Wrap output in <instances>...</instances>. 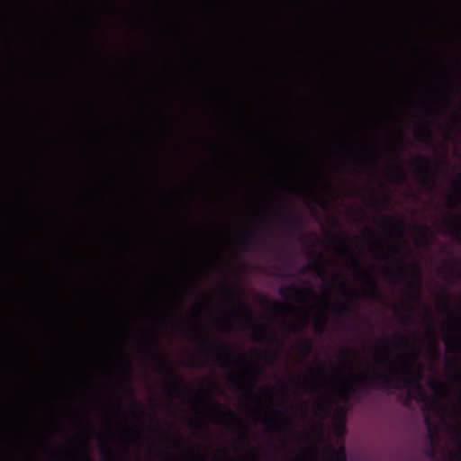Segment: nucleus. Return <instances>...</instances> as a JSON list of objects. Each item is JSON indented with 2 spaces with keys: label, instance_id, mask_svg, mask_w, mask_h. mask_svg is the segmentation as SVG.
<instances>
[{
  "label": "nucleus",
  "instance_id": "nucleus-1",
  "mask_svg": "<svg viewBox=\"0 0 461 461\" xmlns=\"http://www.w3.org/2000/svg\"><path fill=\"white\" fill-rule=\"evenodd\" d=\"M388 345L389 339H384ZM402 361L400 369L394 362L392 361L391 352L388 347L384 348V354H375L374 357V366L370 367L368 372L361 375V383L366 389L381 390L388 392L391 390H398L403 387L408 388V397L415 399L418 402L424 401L426 398L425 392L420 384L423 377L422 368L413 367L412 360L409 355L401 356Z\"/></svg>",
  "mask_w": 461,
  "mask_h": 461
},
{
  "label": "nucleus",
  "instance_id": "nucleus-2",
  "mask_svg": "<svg viewBox=\"0 0 461 461\" xmlns=\"http://www.w3.org/2000/svg\"><path fill=\"white\" fill-rule=\"evenodd\" d=\"M351 104H348V412L350 409L349 400L352 394V388L350 384L351 380V357H352V348H351V340L349 338V333L351 331V299H352V285L349 278V272L351 269V261H352V253H351V230H350V223H351V213H352V206L350 203V200L352 198V188H351V166H350V158H351Z\"/></svg>",
  "mask_w": 461,
  "mask_h": 461
},
{
  "label": "nucleus",
  "instance_id": "nucleus-3",
  "mask_svg": "<svg viewBox=\"0 0 461 461\" xmlns=\"http://www.w3.org/2000/svg\"><path fill=\"white\" fill-rule=\"evenodd\" d=\"M339 253L341 256L340 265V284H339V316L340 320V325L343 328L346 325V231L341 230L339 237Z\"/></svg>",
  "mask_w": 461,
  "mask_h": 461
},
{
  "label": "nucleus",
  "instance_id": "nucleus-4",
  "mask_svg": "<svg viewBox=\"0 0 461 461\" xmlns=\"http://www.w3.org/2000/svg\"><path fill=\"white\" fill-rule=\"evenodd\" d=\"M339 397L342 402L339 407V428L341 435L346 433V346L341 345L339 354Z\"/></svg>",
  "mask_w": 461,
  "mask_h": 461
},
{
  "label": "nucleus",
  "instance_id": "nucleus-5",
  "mask_svg": "<svg viewBox=\"0 0 461 461\" xmlns=\"http://www.w3.org/2000/svg\"><path fill=\"white\" fill-rule=\"evenodd\" d=\"M375 266H372L363 271L361 276L365 283V287L361 291V295L364 299L379 302L383 299V293L375 276Z\"/></svg>",
  "mask_w": 461,
  "mask_h": 461
},
{
  "label": "nucleus",
  "instance_id": "nucleus-6",
  "mask_svg": "<svg viewBox=\"0 0 461 461\" xmlns=\"http://www.w3.org/2000/svg\"><path fill=\"white\" fill-rule=\"evenodd\" d=\"M153 355L156 358V371L164 375H167L172 379L171 383L167 384L166 391L168 395H172L177 389L179 384V378L177 374L173 368L159 354L153 352Z\"/></svg>",
  "mask_w": 461,
  "mask_h": 461
},
{
  "label": "nucleus",
  "instance_id": "nucleus-7",
  "mask_svg": "<svg viewBox=\"0 0 461 461\" xmlns=\"http://www.w3.org/2000/svg\"><path fill=\"white\" fill-rule=\"evenodd\" d=\"M363 237L367 242L369 252L374 258L379 260H387L389 258L390 255L383 249V241L372 228L366 227L363 231Z\"/></svg>",
  "mask_w": 461,
  "mask_h": 461
},
{
  "label": "nucleus",
  "instance_id": "nucleus-8",
  "mask_svg": "<svg viewBox=\"0 0 461 461\" xmlns=\"http://www.w3.org/2000/svg\"><path fill=\"white\" fill-rule=\"evenodd\" d=\"M278 218L281 224L287 229L290 234H295L299 232L303 228V220L302 214L299 212L293 214L279 212Z\"/></svg>",
  "mask_w": 461,
  "mask_h": 461
},
{
  "label": "nucleus",
  "instance_id": "nucleus-9",
  "mask_svg": "<svg viewBox=\"0 0 461 461\" xmlns=\"http://www.w3.org/2000/svg\"><path fill=\"white\" fill-rule=\"evenodd\" d=\"M419 166L416 172L420 176L422 184L432 189L435 185V180L430 176V160L423 156L418 158Z\"/></svg>",
  "mask_w": 461,
  "mask_h": 461
},
{
  "label": "nucleus",
  "instance_id": "nucleus-10",
  "mask_svg": "<svg viewBox=\"0 0 461 461\" xmlns=\"http://www.w3.org/2000/svg\"><path fill=\"white\" fill-rule=\"evenodd\" d=\"M382 161V154L380 150L375 149V151H365L362 163L363 166L368 170L370 176L375 177L377 172V168Z\"/></svg>",
  "mask_w": 461,
  "mask_h": 461
},
{
  "label": "nucleus",
  "instance_id": "nucleus-11",
  "mask_svg": "<svg viewBox=\"0 0 461 461\" xmlns=\"http://www.w3.org/2000/svg\"><path fill=\"white\" fill-rule=\"evenodd\" d=\"M411 267L413 268V272L411 275V282L410 286L412 289V292L409 293L408 295L413 301H418L420 299V285H421V272L420 264L414 260L411 263Z\"/></svg>",
  "mask_w": 461,
  "mask_h": 461
},
{
  "label": "nucleus",
  "instance_id": "nucleus-12",
  "mask_svg": "<svg viewBox=\"0 0 461 461\" xmlns=\"http://www.w3.org/2000/svg\"><path fill=\"white\" fill-rule=\"evenodd\" d=\"M307 373L311 376L309 383L313 390H317L323 386L327 375L326 369L323 366L318 365L315 367L309 366L307 368Z\"/></svg>",
  "mask_w": 461,
  "mask_h": 461
},
{
  "label": "nucleus",
  "instance_id": "nucleus-13",
  "mask_svg": "<svg viewBox=\"0 0 461 461\" xmlns=\"http://www.w3.org/2000/svg\"><path fill=\"white\" fill-rule=\"evenodd\" d=\"M278 294L285 299L294 298L298 302H303V290L294 283L281 286L278 290Z\"/></svg>",
  "mask_w": 461,
  "mask_h": 461
},
{
  "label": "nucleus",
  "instance_id": "nucleus-14",
  "mask_svg": "<svg viewBox=\"0 0 461 461\" xmlns=\"http://www.w3.org/2000/svg\"><path fill=\"white\" fill-rule=\"evenodd\" d=\"M378 223L384 229L391 228L398 231L401 236L402 235L403 222L394 215H382Z\"/></svg>",
  "mask_w": 461,
  "mask_h": 461
},
{
  "label": "nucleus",
  "instance_id": "nucleus-15",
  "mask_svg": "<svg viewBox=\"0 0 461 461\" xmlns=\"http://www.w3.org/2000/svg\"><path fill=\"white\" fill-rule=\"evenodd\" d=\"M214 348L217 349L216 359L221 366H223L224 363H231V364L237 363V361H230V347L226 343H224L222 341L217 342L214 344Z\"/></svg>",
  "mask_w": 461,
  "mask_h": 461
},
{
  "label": "nucleus",
  "instance_id": "nucleus-16",
  "mask_svg": "<svg viewBox=\"0 0 461 461\" xmlns=\"http://www.w3.org/2000/svg\"><path fill=\"white\" fill-rule=\"evenodd\" d=\"M131 367V363L129 360V358H127L126 359V367H125V370L123 372V374H124L123 385H124L126 391H128L131 393V395L132 406L135 409H137V410H139V411L143 412L144 411H143V407H142L141 403L134 397L132 387L130 384L129 374H130Z\"/></svg>",
  "mask_w": 461,
  "mask_h": 461
},
{
  "label": "nucleus",
  "instance_id": "nucleus-17",
  "mask_svg": "<svg viewBox=\"0 0 461 461\" xmlns=\"http://www.w3.org/2000/svg\"><path fill=\"white\" fill-rule=\"evenodd\" d=\"M252 330H253V331H252L251 338L255 341H263L270 334L265 326H261L258 324H254L252 326Z\"/></svg>",
  "mask_w": 461,
  "mask_h": 461
},
{
  "label": "nucleus",
  "instance_id": "nucleus-18",
  "mask_svg": "<svg viewBox=\"0 0 461 461\" xmlns=\"http://www.w3.org/2000/svg\"><path fill=\"white\" fill-rule=\"evenodd\" d=\"M442 223L449 230L447 234L458 239L461 240V225L458 224L456 221H448L444 219Z\"/></svg>",
  "mask_w": 461,
  "mask_h": 461
},
{
  "label": "nucleus",
  "instance_id": "nucleus-19",
  "mask_svg": "<svg viewBox=\"0 0 461 461\" xmlns=\"http://www.w3.org/2000/svg\"><path fill=\"white\" fill-rule=\"evenodd\" d=\"M308 317H309V314L307 312H305L302 316V321H303L302 324H299L296 322H289V323H286V328L289 330L295 332V333L301 332L307 324Z\"/></svg>",
  "mask_w": 461,
  "mask_h": 461
},
{
  "label": "nucleus",
  "instance_id": "nucleus-20",
  "mask_svg": "<svg viewBox=\"0 0 461 461\" xmlns=\"http://www.w3.org/2000/svg\"><path fill=\"white\" fill-rule=\"evenodd\" d=\"M388 202H389V198L387 196L384 200H382L378 196H376L375 194H373L368 201L367 205L370 208L380 209L382 205H384V203H387Z\"/></svg>",
  "mask_w": 461,
  "mask_h": 461
},
{
  "label": "nucleus",
  "instance_id": "nucleus-21",
  "mask_svg": "<svg viewBox=\"0 0 461 461\" xmlns=\"http://www.w3.org/2000/svg\"><path fill=\"white\" fill-rule=\"evenodd\" d=\"M300 349L305 357L309 356L312 351V342L308 338H303L300 343Z\"/></svg>",
  "mask_w": 461,
  "mask_h": 461
},
{
  "label": "nucleus",
  "instance_id": "nucleus-22",
  "mask_svg": "<svg viewBox=\"0 0 461 461\" xmlns=\"http://www.w3.org/2000/svg\"><path fill=\"white\" fill-rule=\"evenodd\" d=\"M429 447L425 450V455L428 457L434 458L436 456L435 451V439L432 434L428 435Z\"/></svg>",
  "mask_w": 461,
  "mask_h": 461
},
{
  "label": "nucleus",
  "instance_id": "nucleus-23",
  "mask_svg": "<svg viewBox=\"0 0 461 461\" xmlns=\"http://www.w3.org/2000/svg\"><path fill=\"white\" fill-rule=\"evenodd\" d=\"M417 138L419 140L422 142H429L432 139V134L429 129L428 128H420L419 132L417 133Z\"/></svg>",
  "mask_w": 461,
  "mask_h": 461
},
{
  "label": "nucleus",
  "instance_id": "nucleus-24",
  "mask_svg": "<svg viewBox=\"0 0 461 461\" xmlns=\"http://www.w3.org/2000/svg\"><path fill=\"white\" fill-rule=\"evenodd\" d=\"M428 385L435 393H438L443 388V384L438 379L429 380Z\"/></svg>",
  "mask_w": 461,
  "mask_h": 461
},
{
  "label": "nucleus",
  "instance_id": "nucleus-25",
  "mask_svg": "<svg viewBox=\"0 0 461 461\" xmlns=\"http://www.w3.org/2000/svg\"><path fill=\"white\" fill-rule=\"evenodd\" d=\"M309 270H321V266L318 262H311L306 267H303L300 272L303 274Z\"/></svg>",
  "mask_w": 461,
  "mask_h": 461
},
{
  "label": "nucleus",
  "instance_id": "nucleus-26",
  "mask_svg": "<svg viewBox=\"0 0 461 461\" xmlns=\"http://www.w3.org/2000/svg\"><path fill=\"white\" fill-rule=\"evenodd\" d=\"M252 239L249 237H244L240 240V246L244 251H248L252 244Z\"/></svg>",
  "mask_w": 461,
  "mask_h": 461
},
{
  "label": "nucleus",
  "instance_id": "nucleus-27",
  "mask_svg": "<svg viewBox=\"0 0 461 461\" xmlns=\"http://www.w3.org/2000/svg\"><path fill=\"white\" fill-rule=\"evenodd\" d=\"M229 379H230V382L231 383V384L234 386L236 391H238V392L243 391L244 388L241 385V384L239 382V380L236 376L230 375Z\"/></svg>",
  "mask_w": 461,
  "mask_h": 461
},
{
  "label": "nucleus",
  "instance_id": "nucleus-28",
  "mask_svg": "<svg viewBox=\"0 0 461 461\" xmlns=\"http://www.w3.org/2000/svg\"><path fill=\"white\" fill-rule=\"evenodd\" d=\"M101 454L104 459L108 457L110 461H115L113 453L104 446L101 447Z\"/></svg>",
  "mask_w": 461,
  "mask_h": 461
},
{
  "label": "nucleus",
  "instance_id": "nucleus-29",
  "mask_svg": "<svg viewBox=\"0 0 461 461\" xmlns=\"http://www.w3.org/2000/svg\"><path fill=\"white\" fill-rule=\"evenodd\" d=\"M427 232H428V227L425 225H421L419 227V233L420 236V239L425 241L427 240Z\"/></svg>",
  "mask_w": 461,
  "mask_h": 461
},
{
  "label": "nucleus",
  "instance_id": "nucleus-30",
  "mask_svg": "<svg viewBox=\"0 0 461 461\" xmlns=\"http://www.w3.org/2000/svg\"><path fill=\"white\" fill-rule=\"evenodd\" d=\"M339 461H346V445L344 443L341 444L339 447Z\"/></svg>",
  "mask_w": 461,
  "mask_h": 461
},
{
  "label": "nucleus",
  "instance_id": "nucleus-31",
  "mask_svg": "<svg viewBox=\"0 0 461 461\" xmlns=\"http://www.w3.org/2000/svg\"><path fill=\"white\" fill-rule=\"evenodd\" d=\"M310 452L315 456H318L320 452H319V448H318V446L316 443L314 442H311L310 443Z\"/></svg>",
  "mask_w": 461,
  "mask_h": 461
},
{
  "label": "nucleus",
  "instance_id": "nucleus-32",
  "mask_svg": "<svg viewBox=\"0 0 461 461\" xmlns=\"http://www.w3.org/2000/svg\"><path fill=\"white\" fill-rule=\"evenodd\" d=\"M227 292L233 295L239 302H240V294L233 287H228Z\"/></svg>",
  "mask_w": 461,
  "mask_h": 461
},
{
  "label": "nucleus",
  "instance_id": "nucleus-33",
  "mask_svg": "<svg viewBox=\"0 0 461 461\" xmlns=\"http://www.w3.org/2000/svg\"><path fill=\"white\" fill-rule=\"evenodd\" d=\"M397 178L399 181H404L406 179V173L402 167H398Z\"/></svg>",
  "mask_w": 461,
  "mask_h": 461
},
{
  "label": "nucleus",
  "instance_id": "nucleus-34",
  "mask_svg": "<svg viewBox=\"0 0 461 461\" xmlns=\"http://www.w3.org/2000/svg\"><path fill=\"white\" fill-rule=\"evenodd\" d=\"M395 337L402 343H409V339H407V337L400 332L395 333Z\"/></svg>",
  "mask_w": 461,
  "mask_h": 461
},
{
  "label": "nucleus",
  "instance_id": "nucleus-35",
  "mask_svg": "<svg viewBox=\"0 0 461 461\" xmlns=\"http://www.w3.org/2000/svg\"><path fill=\"white\" fill-rule=\"evenodd\" d=\"M429 351L432 354H434L437 357L439 356V350L437 347L436 344H432L429 348Z\"/></svg>",
  "mask_w": 461,
  "mask_h": 461
},
{
  "label": "nucleus",
  "instance_id": "nucleus-36",
  "mask_svg": "<svg viewBox=\"0 0 461 461\" xmlns=\"http://www.w3.org/2000/svg\"><path fill=\"white\" fill-rule=\"evenodd\" d=\"M399 267H401V269L406 274L407 273V267H406V263H405V260L403 258H401L397 261Z\"/></svg>",
  "mask_w": 461,
  "mask_h": 461
},
{
  "label": "nucleus",
  "instance_id": "nucleus-37",
  "mask_svg": "<svg viewBox=\"0 0 461 461\" xmlns=\"http://www.w3.org/2000/svg\"><path fill=\"white\" fill-rule=\"evenodd\" d=\"M405 309L410 313V315H413L415 313V307L411 303L405 304Z\"/></svg>",
  "mask_w": 461,
  "mask_h": 461
},
{
  "label": "nucleus",
  "instance_id": "nucleus-38",
  "mask_svg": "<svg viewBox=\"0 0 461 461\" xmlns=\"http://www.w3.org/2000/svg\"><path fill=\"white\" fill-rule=\"evenodd\" d=\"M212 406L213 408L216 410V411H221L223 409V406L221 403H220L219 402L217 401H212Z\"/></svg>",
  "mask_w": 461,
  "mask_h": 461
},
{
  "label": "nucleus",
  "instance_id": "nucleus-39",
  "mask_svg": "<svg viewBox=\"0 0 461 461\" xmlns=\"http://www.w3.org/2000/svg\"><path fill=\"white\" fill-rule=\"evenodd\" d=\"M384 274L386 277H394L393 270L388 267L384 268Z\"/></svg>",
  "mask_w": 461,
  "mask_h": 461
},
{
  "label": "nucleus",
  "instance_id": "nucleus-40",
  "mask_svg": "<svg viewBox=\"0 0 461 461\" xmlns=\"http://www.w3.org/2000/svg\"><path fill=\"white\" fill-rule=\"evenodd\" d=\"M454 379L455 381H461V369L455 373Z\"/></svg>",
  "mask_w": 461,
  "mask_h": 461
},
{
  "label": "nucleus",
  "instance_id": "nucleus-41",
  "mask_svg": "<svg viewBox=\"0 0 461 461\" xmlns=\"http://www.w3.org/2000/svg\"><path fill=\"white\" fill-rule=\"evenodd\" d=\"M411 351H412V355L413 357H416L417 356V347L414 343H411Z\"/></svg>",
  "mask_w": 461,
  "mask_h": 461
},
{
  "label": "nucleus",
  "instance_id": "nucleus-42",
  "mask_svg": "<svg viewBox=\"0 0 461 461\" xmlns=\"http://www.w3.org/2000/svg\"><path fill=\"white\" fill-rule=\"evenodd\" d=\"M240 440L242 442H247L248 441V434L247 432H244L241 434V436L240 437Z\"/></svg>",
  "mask_w": 461,
  "mask_h": 461
},
{
  "label": "nucleus",
  "instance_id": "nucleus-43",
  "mask_svg": "<svg viewBox=\"0 0 461 461\" xmlns=\"http://www.w3.org/2000/svg\"><path fill=\"white\" fill-rule=\"evenodd\" d=\"M240 310H241V308H239V309L235 308V309H233V310L231 311V315H232V316H234V317H236V316L239 314V312H240Z\"/></svg>",
  "mask_w": 461,
  "mask_h": 461
},
{
  "label": "nucleus",
  "instance_id": "nucleus-44",
  "mask_svg": "<svg viewBox=\"0 0 461 461\" xmlns=\"http://www.w3.org/2000/svg\"><path fill=\"white\" fill-rule=\"evenodd\" d=\"M427 330L431 335H434V333H435L434 328L431 325L428 326Z\"/></svg>",
  "mask_w": 461,
  "mask_h": 461
},
{
  "label": "nucleus",
  "instance_id": "nucleus-45",
  "mask_svg": "<svg viewBox=\"0 0 461 461\" xmlns=\"http://www.w3.org/2000/svg\"><path fill=\"white\" fill-rule=\"evenodd\" d=\"M372 142H373V144L375 145V147H379L380 146V142H379L377 138L372 139Z\"/></svg>",
  "mask_w": 461,
  "mask_h": 461
},
{
  "label": "nucleus",
  "instance_id": "nucleus-46",
  "mask_svg": "<svg viewBox=\"0 0 461 461\" xmlns=\"http://www.w3.org/2000/svg\"><path fill=\"white\" fill-rule=\"evenodd\" d=\"M441 307H442V309H443L444 311H446V312H447V311H448V309H449L448 304H447V303H443L441 304Z\"/></svg>",
  "mask_w": 461,
  "mask_h": 461
},
{
  "label": "nucleus",
  "instance_id": "nucleus-47",
  "mask_svg": "<svg viewBox=\"0 0 461 461\" xmlns=\"http://www.w3.org/2000/svg\"><path fill=\"white\" fill-rule=\"evenodd\" d=\"M210 341L206 338H202V344L203 345H208Z\"/></svg>",
  "mask_w": 461,
  "mask_h": 461
},
{
  "label": "nucleus",
  "instance_id": "nucleus-48",
  "mask_svg": "<svg viewBox=\"0 0 461 461\" xmlns=\"http://www.w3.org/2000/svg\"><path fill=\"white\" fill-rule=\"evenodd\" d=\"M446 345H447V350H451V349H452V345H451V343H450V341H449V340H447V341H446Z\"/></svg>",
  "mask_w": 461,
  "mask_h": 461
},
{
  "label": "nucleus",
  "instance_id": "nucleus-49",
  "mask_svg": "<svg viewBox=\"0 0 461 461\" xmlns=\"http://www.w3.org/2000/svg\"><path fill=\"white\" fill-rule=\"evenodd\" d=\"M456 345L457 346L458 348H461V340L459 339H456Z\"/></svg>",
  "mask_w": 461,
  "mask_h": 461
},
{
  "label": "nucleus",
  "instance_id": "nucleus-50",
  "mask_svg": "<svg viewBox=\"0 0 461 461\" xmlns=\"http://www.w3.org/2000/svg\"><path fill=\"white\" fill-rule=\"evenodd\" d=\"M272 306H273L274 308H278V307H280V303H277V302H275V303H273Z\"/></svg>",
  "mask_w": 461,
  "mask_h": 461
},
{
  "label": "nucleus",
  "instance_id": "nucleus-51",
  "mask_svg": "<svg viewBox=\"0 0 461 461\" xmlns=\"http://www.w3.org/2000/svg\"><path fill=\"white\" fill-rule=\"evenodd\" d=\"M86 461H92V459H91V457H90L88 453L86 454Z\"/></svg>",
  "mask_w": 461,
  "mask_h": 461
},
{
  "label": "nucleus",
  "instance_id": "nucleus-52",
  "mask_svg": "<svg viewBox=\"0 0 461 461\" xmlns=\"http://www.w3.org/2000/svg\"><path fill=\"white\" fill-rule=\"evenodd\" d=\"M369 128V119L366 118V129H368Z\"/></svg>",
  "mask_w": 461,
  "mask_h": 461
},
{
  "label": "nucleus",
  "instance_id": "nucleus-53",
  "mask_svg": "<svg viewBox=\"0 0 461 461\" xmlns=\"http://www.w3.org/2000/svg\"><path fill=\"white\" fill-rule=\"evenodd\" d=\"M175 443L176 446H180L181 445V440L179 438L176 439L175 440Z\"/></svg>",
  "mask_w": 461,
  "mask_h": 461
},
{
  "label": "nucleus",
  "instance_id": "nucleus-54",
  "mask_svg": "<svg viewBox=\"0 0 461 461\" xmlns=\"http://www.w3.org/2000/svg\"><path fill=\"white\" fill-rule=\"evenodd\" d=\"M393 252L394 253H399L400 250H399V249L397 247H393Z\"/></svg>",
  "mask_w": 461,
  "mask_h": 461
},
{
  "label": "nucleus",
  "instance_id": "nucleus-55",
  "mask_svg": "<svg viewBox=\"0 0 461 461\" xmlns=\"http://www.w3.org/2000/svg\"><path fill=\"white\" fill-rule=\"evenodd\" d=\"M263 304L267 306V305H268V304H269V303H268V301H267V300H266V299H265V300L263 301Z\"/></svg>",
  "mask_w": 461,
  "mask_h": 461
},
{
  "label": "nucleus",
  "instance_id": "nucleus-56",
  "mask_svg": "<svg viewBox=\"0 0 461 461\" xmlns=\"http://www.w3.org/2000/svg\"><path fill=\"white\" fill-rule=\"evenodd\" d=\"M309 291H310V293H311L312 294H313L314 296H316V294H315V292H314L312 289H309Z\"/></svg>",
  "mask_w": 461,
  "mask_h": 461
},
{
  "label": "nucleus",
  "instance_id": "nucleus-57",
  "mask_svg": "<svg viewBox=\"0 0 461 461\" xmlns=\"http://www.w3.org/2000/svg\"><path fill=\"white\" fill-rule=\"evenodd\" d=\"M268 337H270L271 339H275V341H277V339H276L272 333H271V334H269V336H268Z\"/></svg>",
  "mask_w": 461,
  "mask_h": 461
},
{
  "label": "nucleus",
  "instance_id": "nucleus-58",
  "mask_svg": "<svg viewBox=\"0 0 461 461\" xmlns=\"http://www.w3.org/2000/svg\"><path fill=\"white\" fill-rule=\"evenodd\" d=\"M321 302L324 303V304H327V299L326 298H322Z\"/></svg>",
  "mask_w": 461,
  "mask_h": 461
},
{
  "label": "nucleus",
  "instance_id": "nucleus-59",
  "mask_svg": "<svg viewBox=\"0 0 461 461\" xmlns=\"http://www.w3.org/2000/svg\"><path fill=\"white\" fill-rule=\"evenodd\" d=\"M246 316H247L248 318H251V314H250L249 312H246Z\"/></svg>",
  "mask_w": 461,
  "mask_h": 461
},
{
  "label": "nucleus",
  "instance_id": "nucleus-60",
  "mask_svg": "<svg viewBox=\"0 0 461 461\" xmlns=\"http://www.w3.org/2000/svg\"><path fill=\"white\" fill-rule=\"evenodd\" d=\"M228 412H229L230 415H234V412H233L230 409H229V410H228Z\"/></svg>",
  "mask_w": 461,
  "mask_h": 461
},
{
  "label": "nucleus",
  "instance_id": "nucleus-61",
  "mask_svg": "<svg viewBox=\"0 0 461 461\" xmlns=\"http://www.w3.org/2000/svg\"><path fill=\"white\" fill-rule=\"evenodd\" d=\"M277 414L284 416L285 414L281 411H276Z\"/></svg>",
  "mask_w": 461,
  "mask_h": 461
},
{
  "label": "nucleus",
  "instance_id": "nucleus-62",
  "mask_svg": "<svg viewBox=\"0 0 461 461\" xmlns=\"http://www.w3.org/2000/svg\"><path fill=\"white\" fill-rule=\"evenodd\" d=\"M401 317H402V321H406V317L405 316L402 315Z\"/></svg>",
  "mask_w": 461,
  "mask_h": 461
},
{
  "label": "nucleus",
  "instance_id": "nucleus-63",
  "mask_svg": "<svg viewBox=\"0 0 461 461\" xmlns=\"http://www.w3.org/2000/svg\"><path fill=\"white\" fill-rule=\"evenodd\" d=\"M454 197L453 196H449V201H453Z\"/></svg>",
  "mask_w": 461,
  "mask_h": 461
},
{
  "label": "nucleus",
  "instance_id": "nucleus-64",
  "mask_svg": "<svg viewBox=\"0 0 461 461\" xmlns=\"http://www.w3.org/2000/svg\"><path fill=\"white\" fill-rule=\"evenodd\" d=\"M164 461H168V459L167 457L164 458Z\"/></svg>",
  "mask_w": 461,
  "mask_h": 461
}]
</instances>
